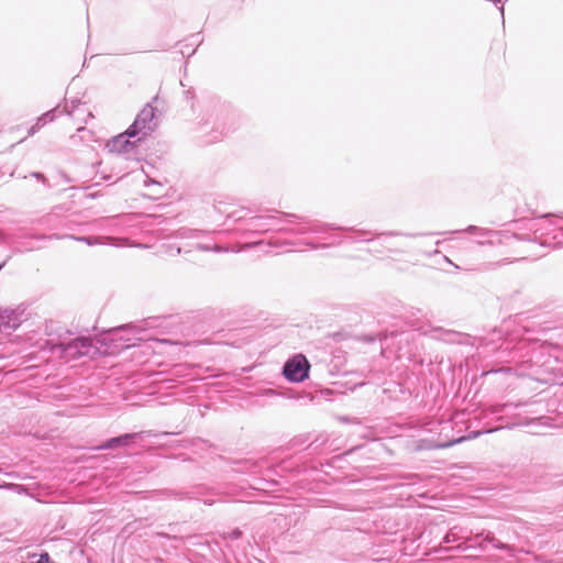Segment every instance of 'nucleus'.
Wrapping results in <instances>:
<instances>
[{
	"instance_id": "aec40b11",
	"label": "nucleus",
	"mask_w": 563,
	"mask_h": 563,
	"mask_svg": "<svg viewBox=\"0 0 563 563\" xmlns=\"http://www.w3.org/2000/svg\"><path fill=\"white\" fill-rule=\"evenodd\" d=\"M30 563H54L47 552H43L40 554V558L36 562H30Z\"/></svg>"
},
{
	"instance_id": "473e14b6",
	"label": "nucleus",
	"mask_w": 563,
	"mask_h": 563,
	"mask_svg": "<svg viewBox=\"0 0 563 563\" xmlns=\"http://www.w3.org/2000/svg\"><path fill=\"white\" fill-rule=\"evenodd\" d=\"M499 11H500L501 15H504V5L503 4L499 7Z\"/></svg>"
},
{
	"instance_id": "423d86ee",
	"label": "nucleus",
	"mask_w": 563,
	"mask_h": 563,
	"mask_svg": "<svg viewBox=\"0 0 563 563\" xmlns=\"http://www.w3.org/2000/svg\"><path fill=\"white\" fill-rule=\"evenodd\" d=\"M131 137L128 135V130L124 133H121L114 137H112L108 143L107 147L112 153H130L135 148L136 142L130 140Z\"/></svg>"
},
{
	"instance_id": "9d476101",
	"label": "nucleus",
	"mask_w": 563,
	"mask_h": 563,
	"mask_svg": "<svg viewBox=\"0 0 563 563\" xmlns=\"http://www.w3.org/2000/svg\"><path fill=\"white\" fill-rule=\"evenodd\" d=\"M63 236L58 235V234H52V235H40L37 236V239H41V240H52V239H62ZM64 238H68V239H71V240H76V241H79V242H85L86 244L88 245H96V244H99L100 243V240L99 238L97 236H76V235H65Z\"/></svg>"
},
{
	"instance_id": "c756f323",
	"label": "nucleus",
	"mask_w": 563,
	"mask_h": 563,
	"mask_svg": "<svg viewBox=\"0 0 563 563\" xmlns=\"http://www.w3.org/2000/svg\"><path fill=\"white\" fill-rule=\"evenodd\" d=\"M356 232H357L360 235H362V236H365V235H372L371 238L365 239L366 241H371V240H373V238H374V235H373L371 232H368V231H356Z\"/></svg>"
},
{
	"instance_id": "dca6fc26",
	"label": "nucleus",
	"mask_w": 563,
	"mask_h": 563,
	"mask_svg": "<svg viewBox=\"0 0 563 563\" xmlns=\"http://www.w3.org/2000/svg\"><path fill=\"white\" fill-rule=\"evenodd\" d=\"M197 249L198 250H201V251H213V252H217V253H220V252H229L230 249L229 247H223V246H220L218 244H214V245H208V244H197Z\"/></svg>"
},
{
	"instance_id": "b1692460",
	"label": "nucleus",
	"mask_w": 563,
	"mask_h": 563,
	"mask_svg": "<svg viewBox=\"0 0 563 563\" xmlns=\"http://www.w3.org/2000/svg\"><path fill=\"white\" fill-rule=\"evenodd\" d=\"M43 123H41L38 120L35 124H33L29 130V135L35 134L41 128H43Z\"/></svg>"
},
{
	"instance_id": "0eeeda50",
	"label": "nucleus",
	"mask_w": 563,
	"mask_h": 563,
	"mask_svg": "<svg viewBox=\"0 0 563 563\" xmlns=\"http://www.w3.org/2000/svg\"><path fill=\"white\" fill-rule=\"evenodd\" d=\"M274 219L275 218L271 216L251 217L247 221V227L245 231L252 233H266L271 230V228L268 227V222L273 221Z\"/></svg>"
},
{
	"instance_id": "1a4fd4ad",
	"label": "nucleus",
	"mask_w": 563,
	"mask_h": 563,
	"mask_svg": "<svg viewBox=\"0 0 563 563\" xmlns=\"http://www.w3.org/2000/svg\"><path fill=\"white\" fill-rule=\"evenodd\" d=\"M280 213L284 214L288 219H298V220H300L301 223L309 224V230H310V232H313V233L324 232L330 229H336L333 225L321 223L319 221H309L307 218L299 217L295 213H285V212H280Z\"/></svg>"
},
{
	"instance_id": "c85d7f7f",
	"label": "nucleus",
	"mask_w": 563,
	"mask_h": 563,
	"mask_svg": "<svg viewBox=\"0 0 563 563\" xmlns=\"http://www.w3.org/2000/svg\"><path fill=\"white\" fill-rule=\"evenodd\" d=\"M31 175L43 183L46 181V177L42 173H32Z\"/></svg>"
},
{
	"instance_id": "4468645a",
	"label": "nucleus",
	"mask_w": 563,
	"mask_h": 563,
	"mask_svg": "<svg viewBox=\"0 0 563 563\" xmlns=\"http://www.w3.org/2000/svg\"><path fill=\"white\" fill-rule=\"evenodd\" d=\"M250 209L242 208L240 210H235L227 216L228 219H232L235 222L242 221L250 213Z\"/></svg>"
},
{
	"instance_id": "6e6552de",
	"label": "nucleus",
	"mask_w": 563,
	"mask_h": 563,
	"mask_svg": "<svg viewBox=\"0 0 563 563\" xmlns=\"http://www.w3.org/2000/svg\"><path fill=\"white\" fill-rule=\"evenodd\" d=\"M137 437V433H125L119 437H114L106 441L98 449L100 450H111L118 446H126L131 444L134 439Z\"/></svg>"
},
{
	"instance_id": "f03ea898",
	"label": "nucleus",
	"mask_w": 563,
	"mask_h": 563,
	"mask_svg": "<svg viewBox=\"0 0 563 563\" xmlns=\"http://www.w3.org/2000/svg\"><path fill=\"white\" fill-rule=\"evenodd\" d=\"M156 128V109L151 103H146L137 113L134 122L128 128V135L130 137H137L136 142H140L151 135Z\"/></svg>"
},
{
	"instance_id": "ddd939ff",
	"label": "nucleus",
	"mask_w": 563,
	"mask_h": 563,
	"mask_svg": "<svg viewBox=\"0 0 563 563\" xmlns=\"http://www.w3.org/2000/svg\"><path fill=\"white\" fill-rule=\"evenodd\" d=\"M461 232H468L476 235H483V236H493L498 235L499 233L489 229L479 228L476 225H468L465 230H457L453 231L452 233H461Z\"/></svg>"
},
{
	"instance_id": "2f4dec72",
	"label": "nucleus",
	"mask_w": 563,
	"mask_h": 563,
	"mask_svg": "<svg viewBox=\"0 0 563 563\" xmlns=\"http://www.w3.org/2000/svg\"><path fill=\"white\" fill-rule=\"evenodd\" d=\"M512 236L516 238V239H519V240H523V238L518 235V234H512Z\"/></svg>"
},
{
	"instance_id": "e433bc0d",
	"label": "nucleus",
	"mask_w": 563,
	"mask_h": 563,
	"mask_svg": "<svg viewBox=\"0 0 563 563\" xmlns=\"http://www.w3.org/2000/svg\"><path fill=\"white\" fill-rule=\"evenodd\" d=\"M3 265H4V263H2V264L0 265V269L3 267Z\"/></svg>"
},
{
	"instance_id": "f257e3e1",
	"label": "nucleus",
	"mask_w": 563,
	"mask_h": 563,
	"mask_svg": "<svg viewBox=\"0 0 563 563\" xmlns=\"http://www.w3.org/2000/svg\"><path fill=\"white\" fill-rule=\"evenodd\" d=\"M510 541V537L507 538L506 542H503L495 538L489 531L485 534L483 532L473 534V531L468 528L454 526L444 534L439 549H435V551L441 552L442 550L449 551L454 549L466 550L478 544L484 550H486L488 545H492L494 549L506 550L509 555L512 556L516 552V548L509 543Z\"/></svg>"
},
{
	"instance_id": "9b49d317",
	"label": "nucleus",
	"mask_w": 563,
	"mask_h": 563,
	"mask_svg": "<svg viewBox=\"0 0 563 563\" xmlns=\"http://www.w3.org/2000/svg\"><path fill=\"white\" fill-rule=\"evenodd\" d=\"M499 428H489V429H485L483 431H475V432H472L470 433L467 437L465 435H461L459 438H455V439H451L444 443H441L439 444L440 448H446V446H451L453 444H456V443H460V442H463L464 440L466 439H473V438H477L478 435H481L482 433H492L496 430H498Z\"/></svg>"
},
{
	"instance_id": "7c9ffc66",
	"label": "nucleus",
	"mask_w": 563,
	"mask_h": 563,
	"mask_svg": "<svg viewBox=\"0 0 563 563\" xmlns=\"http://www.w3.org/2000/svg\"><path fill=\"white\" fill-rule=\"evenodd\" d=\"M253 245H255V243H246V244L244 245V247H245V249H247V247H251V246H253Z\"/></svg>"
},
{
	"instance_id": "393cba45",
	"label": "nucleus",
	"mask_w": 563,
	"mask_h": 563,
	"mask_svg": "<svg viewBox=\"0 0 563 563\" xmlns=\"http://www.w3.org/2000/svg\"><path fill=\"white\" fill-rule=\"evenodd\" d=\"M495 336H498L500 339V331H496L494 330L493 333H492V339H484L485 343L484 344H488L490 342H494V338Z\"/></svg>"
},
{
	"instance_id": "72a5a7b5",
	"label": "nucleus",
	"mask_w": 563,
	"mask_h": 563,
	"mask_svg": "<svg viewBox=\"0 0 563 563\" xmlns=\"http://www.w3.org/2000/svg\"><path fill=\"white\" fill-rule=\"evenodd\" d=\"M478 244L484 245L486 242L484 241H477Z\"/></svg>"
},
{
	"instance_id": "cd10ccee",
	"label": "nucleus",
	"mask_w": 563,
	"mask_h": 563,
	"mask_svg": "<svg viewBox=\"0 0 563 563\" xmlns=\"http://www.w3.org/2000/svg\"><path fill=\"white\" fill-rule=\"evenodd\" d=\"M397 236V235H405L404 233H400V232H396V231H390V232H386V233H380V234H377V236Z\"/></svg>"
},
{
	"instance_id": "39448f33",
	"label": "nucleus",
	"mask_w": 563,
	"mask_h": 563,
	"mask_svg": "<svg viewBox=\"0 0 563 563\" xmlns=\"http://www.w3.org/2000/svg\"><path fill=\"white\" fill-rule=\"evenodd\" d=\"M25 310L18 307L15 309H0V331L15 330L25 320Z\"/></svg>"
},
{
	"instance_id": "5701e85b",
	"label": "nucleus",
	"mask_w": 563,
	"mask_h": 563,
	"mask_svg": "<svg viewBox=\"0 0 563 563\" xmlns=\"http://www.w3.org/2000/svg\"><path fill=\"white\" fill-rule=\"evenodd\" d=\"M43 123H41L38 120L35 124H33L29 130V135L35 134L41 128H43Z\"/></svg>"
},
{
	"instance_id": "a878e982",
	"label": "nucleus",
	"mask_w": 563,
	"mask_h": 563,
	"mask_svg": "<svg viewBox=\"0 0 563 563\" xmlns=\"http://www.w3.org/2000/svg\"><path fill=\"white\" fill-rule=\"evenodd\" d=\"M10 242V236L0 230V243H9Z\"/></svg>"
},
{
	"instance_id": "f8f14e48",
	"label": "nucleus",
	"mask_w": 563,
	"mask_h": 563,
	"mask_svg": "<svg viewBox=\"0 0 563 563\" xmlns=\"http://www.w3.org/2000/svg\"><path fill=\"white\" fill-rule=\"evenodd\" d=\"M154 497L157 499H168V498L187 499V498H189V496L186 492L174 490V489L158 490L154 494Z\"/></svg>"
},
{
	"instance_id": "f704fd0d",
	"label": "nucleus",
	"mask_w": 563,
	"mask_h": 563,
	"mask_svg": "<svg viewBox=\"0 0 563 563\" xmlns=\"http://www.w3.org/2000/svg\"><path fill=\"white\" fill-rule=\"evenodd\" d=\"M496 4L501 3V0H494Z\"/></svg>"
},
{
	"instance_id": "bb28decb",
	"label": "nucleus",
	"mask_w": 563,
	"mask_h": 563,
	"mask_svg": "<svg viewBox=\"0 0 563 563\" xmlns=\"http://www.w3.org/2000/svg\"><path fill=\"white\" fill-rule=\"evenodd\" d=\"M75 107H76L75 101L71 102V108H69L68 104L66 103L64 107V110L62 112H66L67 114L70 115L73 113Z\"/></svg>"
},
{
	"instance_id": "4be33fe9",
	"label": "nucleus",
	"mask_w": 563,
	"mask_h": 563,
	"mask_svg": "<svg viewBox=\"0 0 563 563\" xmlns=\"http://www.w3.org/2000/svg\"><path fill=\"white\" fill-rule=\"evenodd\" d=\"M242 536V531L240 529H233L232 531L228 532L227 538L236 540Z\"/></svg>"
},
{
	"instance_id": "412c9836",
	"label": "nucleus",
	"mask_w": 563,
	"mask_h": 563,
	"mask_svg": "<svg viewBox=\"0 0 563 563\" xmlns=\"http://www.w3.org/2000/svg\"><path fill=\"white\" fill-rule=\"evenodd\" d=\"M507 263H509L507 260H503V261H500V262H496V263H488V264H486V265L484 266V268H483V269H485V271H487V269H494V268H496V267H498V266H501V265H504V264H507Z\"/></svg>"
},
{
	"instance_id": "a211bd4d",
	"label": "nucleus",
	"mask_w": 563,
	"mask_h": 563,
	"mask_svg": "<svg viewBox=\"0 0 563 563\" xmlns=\"http://www.w3.org/2000/svg\"><path fill=\"white\" fill-rule=\"evenodd\" d=\"M278 231H283L286 233H292V234H307L310 232L309 225L308 227H299L297 229H278Z\"/></svg>"
},
{
	"instance_id": "f3484780",
	"label": "nucleus",
	"mask_w": 563,
	"mask_h": 563,
	"mask_svg": "<svg viewBox=\"0 0 563 563\" xmlns=\"http://www.w3.org/2000/svg\"><path fill=\"white\" fill-rule=\"evenodd\" d=\"M57 112H58V108H55V109L49 110V111L45 112L44 114H42L37 120L41 123H43V125H45L46 123L54 121Z\"/></svg>"
},
{
	"instance_id": "2eb2a0df",
	"label": "nucleus",
	"mask_w": 563,
	"mask_h": 563,
	"mask_svg": "<svg viewBox=\"0 0 563 563\" xmlns=\"http://www.w3.org/2000/svg\"><path fill=\"white\" fill-rule=\"evenodd\" d=\"M199 233H200V231H198V230L183 228L177 231V236H179L181 239H191V238H197L199 235Z\"/></svg>"
},
{
	"instance_id": "c9c22d12",
	"label": "nucleus",
	"mask_w": 563,
	"mask_h": 563,
	"mask_svg": "<svg viewBox=\"0 0 563 563\" xmlns=\"http://www.w3.org/2000/svg\"><path fill=\"white\" fill-rule=\"evenodd\" d=\"M559 230H560V231L562 232V234H563V227H560V228H559Z\"/></svg>"
},
{
	"instance_id": "20e7f679",
	"label": "nucleus",
	"mask_w": 563,
	"mask_h": 563,
	"mask_svg": "<svg viewBox=\"0 0 563 563\" xmlns=\"http://www.w3.org/2000/svg\"><path fill=\"white\" fill-rule=\"evenodd\" d=\"M309 369L307 357L303 354H296L285 363L283 374L289 382L301 383L308 378Z\"/></svg>"
},
{
	"instance_id": "6ab92c4d",
	"label": "nucleus",
	"mask_w": 563,
	"mask_h": 563,
	"mask_svg": "<svg viewBox=\"0 0 563 563\" xmlns=\"http://www.w3.org/2000/svg\"><path fill=\"white\" fill-rule=\"evenodd\" d=\"M507 407H508V405H507V404H503V405H495V406H492V407L489 408V412H490L492 415L501 413V412L505 410V408H507Z\"/></svg>"
},
{
	"instance_id": "7ed1b4c3",
	"label": "nucleus",
	"mask_w": 563,
	"mask_h": 563,
	"mask_svg": "<svg viewBox=\"0 0 563 563\" xmlns=\"http://www.w3.org/2000/svg\"><path fill=\"white\" fill-rule=\"evenodd\" d=\"M93 349V343L90 338L80 336L67 343L59 341L52 345L51 351L58 354L60 358L70 361L80 356L89 355Z\"/></svg>"
}]
</instances>
